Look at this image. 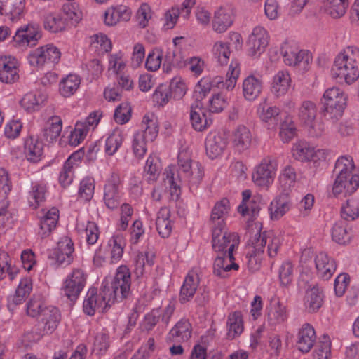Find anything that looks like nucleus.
I'll return each mask as SVG.
<instances>
[{
  "mask_svg": "<svg viewBox=\"0 0 359 359\" xmlns=\"http://www.w3.org/2000/svg\"><path fill=\"white\" fill-rule=\"evenodd\" d=\"M107 246L110 251L111 263H117L121 260L123 254L125 241L121 234H114L108 241Z\"/></svg>",
  "mask_w": 359,
  "mask_h": 359,
  "instance_id": "nucleus-41",
  "label": "nucleus"
},
{
  "mask_svg": "<svg viewBox=\"0 0 359 359\" xmlns=\"http://www.w3.org/2000/svg\"><path fill=\"white\" fill-rule=\"evenodd\" d=\"M25 8V0H0V13L12 21L19 18Z\"/></svg>",
  "mask_w": 359,
  "mask_h": 359,
  "instance_id": "nucleus-34",
  "label": "nucleus"
},
{
  "mask_svg": "<svg viewBox=\"0 0 359 359\" xmlns=\"http://www.w3.org/2000/svg\"><path fill=\"white\" fill-rule=\"evenodd\" d=\"M284 63L294 68L301 74L306 72L311 67L313 57L306 50L299 49L294 41H284L280 47Z\"/></svg>",
  "mask_w": 359,
  "mask_h": 359,
  "instance_id": "nucleus-4",
  "label": "nucleus"
},
{
  "mask_svg": "<svg viewBox=\"0 0 359 359\" xmlns=\"http://www.w3.org/2000/svg\"><path fill=\"white\" fill-rule=\"evenodd\" d=\"M86 280L87 274L83 269H74L62 283V294L70 301H75L83 290Z\"/></svg>",
  "mask_w": 359,
  "mask_h": 359,
  "instance_id": "nucleus-10",
  "label": "nucleus"
},
{
  "mask_svg": "<svg viewBox=\"0 0 359 359\" xmlns=\"http://www.w3.org/2000/svg\"><path fill=\"white\" fill-rule=\"evenodd\" d=\"M77 154H72L65 162L63 168L60 173L59 182L60 185L66 188L69 187L74 179V170L76 165Z\"/></svg>",
  "mask_w": 359,
  "mask_h": 359,
  "instance_id": "nucleus-42",
  "label": "nucleus"
},
{
  "mask_svg": "<svg viewBox=\"0 0 359 359\" xmlns=\"http://www.w3.org/2000/svg\"><path fill=\"white\" fill-rule=\"evenodd\" d=\"M317 106L311 100H304L301 102L297 111V116L302 124L309 123L317 117Z\"/></svg>",
  "mask_w": 359,
  "mask_h": 359,
  "instance_id": "nucleus-47",
  "label": "nucleus"
},
{
  "mask_svg": "<svg viewBox=\"0 0 359 359\" xmlns=\"http://www.w3.org/2000/svg\"><path fill=\"white\" fill-rule=\"evenodd\" d=\"M19 79L18 60L11 55L0 57V81L13 83Z\"/></svg>",
  "mask_w": 359,
  "mask_h": 359,
  "instance_id": "nucleus-17",
  "label": "nucleus"
},
{
  "mask_svg": "<svg viewBox=\"0 0 359 359\" xmlns=\"http://www.w3.org/2000/svg\"><path fill=\"white\" fill-rule=\"evenodd\" d=\"M252 229L256 230V233L252 236L249 242L253 248V253L249 259V267L251 269H257L258 267H252L251 266L252 262H256V257L260 253H263L264 248H267V255L270 258H274L278 255V253L282 245L281 238L273 232H262V224L259 222H255Z\"/></svg>",
  "mask_w": 359,
  "mask_h": 359,
  "instance_id": "nucleus-3",
  "label": "nucleus"
},
{
  "mask_svg": "<svg viewBox=\"0 0 359 359\" xmlns=\"http://www.w3.org/2000/svg\"><path fill=\"white\" fill-rule=\"evenodd\" d=\"M227 145L225 137L219 133H210L205 140V151L207 156L215 159L220 156Z\"/></svg>",
  "mask_w": 359,
  "mask_h": 359,
  "instance_id": "nucleus-24",
  "label": "nucleus"
},
{
  "mask_svg": "<svg viewBox=\"0 0 359 359\" xmlns=\"http://www.w3.org/2000/svg\"><path fill=\"white\" fill-rule=\"evenodd\" d=\"M234 260L233 254L217 255L213 265L214 274L220 278H226L229 271L238 270L239 265Z\"/></svg>",
  "mask_w": 359,
  "mask_h": 359,
  "instance_id": "nucleus-29",
  "label": "nucleus"
},
{
  "mask_svg": "<svg viewBox=\"0 0 359 359\" xmlns=\"http://www.w3.org/2000/svg\"><path fill=\"white\" fill-rule=\"evenodd\" d=\"M316 341V334L313 327L309 323H304L297 334L296 346L302 353H308L313 348Z\"/></svg>",
  "mask_w": 359,
  "mask_h": 359,
  "instance_id": "nucleus-25",
  "label": "nucleus"
},
{
  "mask_svg": "<svg viewBox=\"0 0 359 359\" xmlns=\"http://www.w3.org/2000/svg\"><path fill=\"white\" fill-rule=\"evenodd\" d=\"M266 320L271 325H279L287 318V306L279 299L271 298L266 307Z\"/></svg>",
  "mask_w": 359,
  "mask_h": 359,
  "instance_id": "nucleus-20",
  "label": "nucleus"
},
{
  "mask_svg": "<svg viewBox=\"0 0 359 359\" xmlns=\"http://www.w3.org/2000/svg\"><path fill=\"white\" fill-rule=\"evenodd\" d=\"M154 255L149 252H138L135 257V273L137 277L142 276L145 271V266L154 264Z\"/></svg>",
  "mask_w": 359,
  "mask_h": 359,
  "instance_id": "nucleus-59",
  "label": "nucleus"
},
{
  "mask_svg": "<svg viewBox=\"0 0 359 359\" xmlns=\"http://www.w3.org/2000/svg\"><path fill=\"white\" fill-rule=\"evenodd\" d=\"M45 98L42 95L27 93L20 100V106L27 112L39 111L44 103Z\"/></svg>",
  "mask_w": 359,
  "mask_h": 359,
  "instance_id": "nucleus-49",
  "label": "nucleus"
},
{
  "mask_svg": "<svg viewBox=\"0 0 359 359\" xmlns=\"http://www.w3.org/2000/svg\"><path fill=\"white\" fill-rule=\"evenodd\" d=\"M132 15L131 9L125 5L111 6L106 9L103 15L105 25L112 27L121 22L128 21Z\"/></svg>",
  "mask_w": 359,
  "mask_h": 359,
  "instance_id": "nucleus-23",
  "label": "nucleus"
},
{
  "mask_svg": "<svg viewBox=\"0 0 359 359\" xmlns=\"http://www.w3.org/2000/svg\"><path fill=\"white\" fill-rule=\"evenodd\" d=\"M156 229L159 235L163 238H168L172 229L170 219V210L166 208H161L157 213L156 219Z\"/></svg>",
  "mask_w": 359,
  "mask_h": 359,
  "instance_id": "nucleus-35",
  "label": "nucleus"
},
{
  "mask_svg": "<svg viewBox=\"0 0 359 359\" xmlns=\"http://www.w3.org/2000/svg\"><path fill=\"white\" fill-rule=\"evenodd\" d=\"M240 243L239 236L235 232H222L221 227L212 229V245L217 255L233 254Z\"/></svg>",
  "mask_w": 359,
  "mask_h": 359,
  "instance_id": "nucleus-9",
  "label": "nucleus"
},
{
  "mask_svg": "<svg viewBox=\"0 0 359 359\" xmlns=\"http://www.w3.org/2000/svg\"><path fill=\"white\" fill-rule=\"evenodd\" d=\"M263 89V81L261 77L253 74L246 76L242 83L243 96L247 101L252 102L261 95Z\"/></svg>",
  "mask_w": 359,
  "mask_h": 359,
  "instance_id": "nucleus-27",
  "label": "nucleus"
},
{
  "mask_svg": "<svg viewBox=\"0 0 359 359\" xmlns=\"http://www.w3.org/2000/svg\"><path fill=\"white\" fill-rule=\"evenodd\" d=\"M25 154L28 161L36 163L41 159L43 154L44 143L38 137H29L25 144Z\"/></svg>",
  "mask_w": 359,
  "mask_h": 359,
  "instance_id": "nucleus-33",
  "label": "nucleus"
},
{
  "mask_svg": "<svg viewBox=\"0 0 359 359\" xmlns=\"http://www.w3.org/2000/svg\"><path fill=\"white\" fill-rule=\"evenodd\" d=\"M81 85V78L76 74H69L60 82L59 92L65 97L74 95Z\"/></svg>",
  "mask_w": 359,
  "mask_h": 359,
  "instance_id": "nucleus-44",
  "label": "nucleus"
},
{
  "mask_svg": "<svg viewBox=\"0 0 359 359\" xmlns=\"http://www.w3.org/2000/svg\"><path fill=\"white\" fill-rule=\"evenodd\" d=\"M142 124L144 130L137 131L136 133L142 134L143 138H145L149 142H153L158 133L157 118L153 114H146L142 118Z\"/></svg>",
  "mask_w": 359,
  "mask_h": 359,
  "instance_id": "nucleus-38",
  "label": "nucleus"
},
{
  "mask_svg": "<svg viewBox=\"0 0 359 359\" xmlns=\"http://www.w3.org/2000/svg\"><path fill=\"white\" fill-rule=\"evenodd\" d=\"M252 134L244 125H239L232 135V144L234 149L241 154L248 150L252 143Z\"/></svg>",
  "mask_w": 359,
  "mask_h": 359,
  "instance_id": "nucleus-26",
  "label": "nucleus"
},
{
  "mask_svg": "<svg viewBox=\"0 0 359 359\" xmlns=\"http://www.w3.org/2000/svg\"><path fill=\"white\" fill-rule=\"evenodd\" d=\"M62 122L58 116H53L46 121V140L50 139V142L56 140L62 131Z\"/></svg>",
  "mask_w": 359,
  "mask_h": 359,
  "instance_id": "nucleus-58",
  "label": "nucleus"
},
{
  "mask_svg": "<svg viewBox=\"0 0 359 359\" xmlns=\"http://www.w3.org/2000/svg\"><path fill=\"white\" fill-rule=\"evenodd\" d=\"M269 39V33L264 27H255L246 41L248 55L254 58L259 57L265 52Z\"/></svg>",
  "mask_w": 359,
  "mask_h": 359,
  "instance_id": "nucleus-11",
  "label": "nucleus"
},
{
  "mask_svg": "<svg viewBox=\"0 0 359 359\" xmlns=\"http://www.w3.org/2000/svg\"><path fill=\"white\" fill-rule=\"evenodd\" d=\"M256 113L262 122L276 123L280 114V109L278 107L268 104L264 100L257 105Z\"/></svg>",
  "mask_w": 359,
  "mask_h": 359,
  "instance_id": "nucleus-39",
  "label": "nucleus"
},
{
  "mask_svg": "<svg viewBox=\"0 0 359 359\" xmlns=\"http://www.w3.org/2000/svg\"><path fill=\"white\" fill-rule=\"evenodd\" d=\"M341 216L346 221H353L359 217V200L348 199L341 208Z\"/></svg>",
  "mask_w": 359,
  "mask_h": 359,
  "instance_id": "nucleus-56",
  "label": "nucleus"
},
{
  "mask_svg": "<svg viewBox=\"0 0 359 359\" xmlns=\"http://www.w3.org/2000/svg\"><path fill=\"white\" fill-rule=\"evenodd\" d=\"M65 21H69L72 25H76L82 19V12L76 3H67L62 8Z\"/></svg>",
  "mask_w": 359,
  "mask_h": 359,
  "instance_id": "nucleus-60",
  "label": "nucleus"
},
{
  "mask_svg": "<svg viewBox=\"0 0 359 359\" xmlns=\"http://www.w3.org/2000/svg\"><path fill=\"white\" fill-rule=\"evenodd\" d=\"M324 294L323 290L318 286L309 288L304 297V306L310 313L317 312L323 306Z\"/></svg>",
  "mask_w": 359,
  "mask_h": 359,
  "instance_id": "nucleus-30",
  "label": "nucleus"
},
{
  "mask_svg": "<svg viewBox=\"0 0 359 359\" xmlns=\"http://www.w3.org/2000/svg\"><path fill=\"white\" fill-rule=\"evenodd\" d=\"M332 240L340 245L349 243L351 238V233L345 221L339 220L336 222L331 229Z\"/></svg>",
  "mask_w": 359,
  "mask_h": 359,
  "instance_id": "nucleus-45",
  "label": "nucleus"
},
{
  "mask_svg": "<svg viewBox=\"0 0 359 359\" xmlns=\"http://www.w3.org/2000/svg\"><path fill=\"white\" fill-rule=\"evenodd\" d=\"M292 83L290 74L287 70H279L273 76L270 91L276 98L285 96L289 91Z\"/></svg>",
  "mask_w": 359,
  "mask_h": 359,
  "instance_id": "nucleus-21",
  "label": "nucleus"
},
{
  "mask_svg": "<svg viewBox=\"0 0 359 359\" xmlns=\"http://www.w3.org/2000/svg\"><path fill=\"white\" fill-rule=\"evenodd\" d=\"M230 208V202L227 198H222L215 205L211 213V221L215 226L217 225L216 227L223 229Z\"/></svg>",
  "mask_w": 359,
  "mask_h": 359,
  "instance_id": "nucleus-36",
  "label": "nucleus"
},
{
  "mask_svg": "<svg viewBox=\"0 0 359 359\" xmlns=\"http://www.w3.org/2000/svg\"><path fill=\"white\" fill-rule=\"evenodd\" d=\"M241 73L240 62L237 60H232L224 81L222 76H215L210 80L212 86L219 89L231 91L235 88Z\"/></svg>",
  "mask_w": 359,
  "mask_h": 359,
  "instance_id": "nucleus-16",
  "label": "nucleus"
},
{
  "mask_svg": "<svg viewBox=\"0 0 359 359\" xmlns=\"http://www.w3.org/2000/svg\"><path fill=\"white\" fill-rule=\"evenodd\" d=\"M315 264L318 277L324 280L331 278L337 268L335 261L323 252L316 255Z\"/></svg>",
  "mask_w": 359,
  "mask_h": 359,
  "instance_id": "nucleus-28",
  "label": "nucleus"
},
{
  "mask_svg": "<svg viewBox=\"0 0 359 359\" xmlns=\"http://www.w3.org/2000/svg\"><path fill=\"white\" fill-rule=\"evenodd\" d=\"M277 169L278 163L275 159L270 156L263 158L254 168L252 182L256 186L268 189L274 181Z\"/></svg>",
  "mask_w": 359,
  "mask_h": 359,
  "instance_id": "nucleus-8",
  "label": "nucleus"
},
{
  "mask_svg": "<svg viewBox=\"0 0 359 359\" xmlns=\"http://www.w3.org/2000/svg\"><path fill=\"white\" fill-rule=\"evenodd\" d=\"M32 290L31 280L27 278L22 279L15 290V295L9 301V306L12 304L16 306L22 304L30 294Z\"/></svg>",
  "mask_w": 359,
  "mask_h": 359,
  "instance_id": "nucleus-51",
  "label": "nucleus"
},
{
  "mask_svg": "<svg viewBox=\"0 0 359 359\" xmlns=\"http://www.w3.org/2000/svg\"><path fill=\"white\" fill-rule=\"evenodd\" d=\"M123 141V132L118 128L114 129L106 139L105 153L109 156L114 155L121 146Z\"/></svg>",
  "mask_w": 359,
  "mask_h": 359,
  "instance_id": "nucleus-53",
  "label": "nucleus"
},
{
  "mask_svg": "<svg viewBox=\"0 0 359 359\" xmlns=\"http://www.w3.org/2000/svg\"><path fill=\"white\" fill-rule=\"evenodd\" d=\"M334 174L335 177L353 175L354 174H359V170L356 168L352 157L341 156L335 162Z\"/></svg>",
  "mask_w": 359,
  "mask_h": 359,
  "instance_id": "nucleus-37",
  "label": "nucleus"
},
{
  "mask_svg": "<svg viewBox=\"0 0 359 359\" xmlns=\"http://www.w3.org/2000/svg\"><path fill=\"white\" fill-rule=\"evenodd\" d=\"M76 229L81 236L85 238L88 245H94L97 243L100 232L95 222H88L86 225L78 224Z\"/></svg>",
  "mask_w": 359,
  "mask_h": 359,
  "instance_id": "nucleus-50",
  "label": "nucleus"
},
{
  "mask_svg": "<svg viewBox=\"0 0 359 359\" xmlns=\"http://www.w3.org/2000/svg\"><path fill=\"white\" fill-rule=\"evenodd\" d=\"M359 187V174L336 177L332 192L334 196H347L354 193Z\"/></svg>",
  "mask_w": 359,
  "mask_h": 359,
  "instance_id": "nucleus-19",
  "label": "nucleus"
},
{
  "mask_svg": "<svg viewBox=\"0 0 359 359\" xmlns=\"http://www.w3.org/2000/svg\"><path fill=\"white\" fill-rule=\"evenodd\" d=\"M296 126L290 116H286L280 124L279 136L283 142H288L296 135Z\"/></svg>",
  "mask_w": 359,
  "mask_h": 359,
  "instance_id": "nucleus-61",
  "label": "nucleus"
},
{
  "mask_svg": "<svg viewBox=\"0 0 359 359\" xmlns=\"http://www.w3.org/2000/svg\"><path fill=\"white\" fill-rule=\"evenodd\" d=\"M161 167L158 157L150 155L146 161L144 172L149 181H156L161 172Z\"/></svg>",
  "mask_w": 359,
  "mask_h": 359,
  "instance_id": "nucleus-54",
  "label": "nucleus"
},
{
  "mask_svg": "<svg viewBox=\"0 0 359 359\" xmlns=\"http://www.w3.org/2000/svg\"><path fill=\"white\" fill-rule=\"evenodd\" d=\"M192 335V326L189 320L180 319L170 330L167 335V341L174 344H182L188 341Z\"/></svg>",
  "mask_w": 359,
  "mask_h": 359,
  "instance_id": "nucleus-22",
  "label": "nucleus"
},
{
  "mask_svg": "<svg viewBox=\"0 0 359 359\" xmlns=\"http://www.w3.org/2000/svg\"><path fill=\"white\" fill-rule=\"evenodd\" d=\"M349 4V0H323L322 9L331 18L339 19L346 14Z\"/></svg>",
  "mask_w": 359,
  "mask_h": 359,
  "instance_id": "nucleus-32",
  "label": "nucleus"
},
{
  "mask_svg": "<svg viewBox=\"0 0 359 359\" xmlns=\"http://www.w3.org/2000/svg\"><path fill=\"white\" fill-rule=\"evenodd\" d=\"M290 208L287 193L278 196L271 203L269 207L271 219H280L290 210Z\"/></svg>",
  "mask_w": 359,
  "mask_h": 359,
  "instance_id": "nucleus-40",
  "label": "nucleus"
},
{
  "mask_svg": "<svg viewBox=\"0 0 359 359\" xmlns=\"http://www.w3.org/2000/svg\"><path fill=\"white\" fill-rule=\"evenodd\" d=\"M107 292L102 285L99 293L95 288H90L83 301V312L88 316H93L96 312H104L115 302L114 299H109Z\"/></svg>",
  "mask_w": 359,
  "mask_h": 359,
  "instance_id": "nucleus-7",
  "label": "nucleus"
},
{
  "mask_svg": "<svg viewBox=\"0 0 359 359\" xmlns=\"http://www.w3.org/2000/svg\"><path fill=\"white\" fill-rule=\"evenodd\" d=\"M121 180L116 173H112L104 187V202L109 209H115L121 203Z\"/></svg>",
  "mask_w": 359,
  "mask_h": 359,
  "instance_id": "nucleus-15",
  "label": "nucleus"
},
{
  "mask_svg": "<svg viewBox=\"0 0 359 359\" xmlns=\"http://www.w3.org/2000/svg\"><path fill=\"white\" fill-rule=\"evenodd\" d=\"M346 95L337 87L327 88L320 100L322 110L331 119H339L346 105Z\"/></svg>",
  "mask_w": 359,
  "mask_h": 359,
  "instance_id": "nucleus-5",
  "label": "nucleus"
},
{
  "mask_svg": "<svg viewBox=\"0 0 359 359\" xmlns=\"http://www.w3.org/2000/svg\"><path fill=\"white\" fill-rule=\"evenodd\" d=\"M190 121L196 131H203L212 124V120L206 117L201 104L196 102L190 107Z\"/></svg>",
  "mask_w": 359,
  "mask_h": 359,
  "instance_id": "nucleus-31",
  "label": "nucleus"
},
{
  "mask_svg": "<svg viewBox=\"0 0 359 359\" xmlns=\"http://www.w3.org/2000/svg\"><path fill=\"white\" fill-rule=\"evenodd\" d=\"M41 37L42 32L38 25L27 24L18 29L12 42L14 47L24 50L36 46Z\"/></svg>",
  "mask_w": 359,
  "mask_h": 359,
  "instance_id": "nucleus-12",
  "label": "nucleus"
},
{
  "mask_svg": "<svg viewBox=\"0 0 359 359\" xmlns=\"http://www.w3.org/2000/svg\"><path fill=\"white\" fill-rule=\"evenodd\" d=\"M199 283V269L193 268L187 274L181 287L179 295V301L181 304L188 302L194 297Z\"/></svg>",
  "mask_w": 359,
  "mask_h": 359,
  "instance_id": "nucleus-18",
  "label": "nucleus"
},
{
  "mask_svg": "<svg viewBox=\"0 0 359 359\" xmlns=\"http://www.w3.org/2000/svg\"><path fill=\"white\" fill-rule=\"evenodd\" d=\"M235 9L232 4H224L214 13L212 29L217 33L225 32L233 23Z\"/></svg>",
  "mask_w": 359,
  "mask_h": 359,
  "instance_id": "nucleus-14",
  "label": "nucleus"
},
{
  "mask_svg": "<svg viewBox=\"0 0 359 359\" xmlns=\"http://www.w3.org/2000/svg\"><path fill=\"white\" fill-rule=\"evenodd\" d=\"M89 129L83 122H77L74 130L71 133L69 137V143L70 145L76 147L81 143L86 138Z\"/></svg>",
  "mask_w": 359,
  "mask_h": 359,
  "instance_id": "nucleus-64",
  "label": "nucleus"
},
{
  "mask_svg": "<svg viewBox=\"0 0 359 359\" xmlns=\"http://www.w3.org/2000/svg\"><path fill=\"white\" fill-rule=\"evenodd\" d=\"M212 53L214 60L221 65L227 64L231 55L229 44L223 41L215 43Z\"/></svg>",
  "mask_w": 359,
  "mask_h": 359,
  "instance_id": "nucleus-55",
  "label": "nucleus"
},
{
  "mask_svg": "<svg viewBox=\"0 0 359 359\" xmlns=\"http://www.w3.org/2000/svg\"><path fill=\"white\" fill-rule=\"evenodd\" d=\"M65 20L60 13H49L46 16V29L53 33H57L65 30Z\"/></svg>",
  "mask_w": 359,
  "mask_h": 359,
  "instance_id": "nucleus-62",
  "label": "nucleus"
},
{
  "mask_svg": "<svg viewBox=\"0 0 359 359\" xmlns=\"http://www.w3.org/2000/svg\"><path fill=\"white\" fill-rule=\"evenodd\" d=\"M94 190V179L91 177H86L80 182L78 191L79 197L86 201H89L93 196Z\"/></svg>",
  "mask_w": 359,
  "mask_h": 359,
  "instance_id": "nucleus-63",
  "label": "nucleus"
},
{
  "mask_svg": "<svg viewBox=\"0 0 359 359\" xmlns=\"http://www.w3.org/2000/svg\"><path fill=\"white\" fill-rule=\"evenodd\" d=\"M131 275L130 269L125 265L118 266L110 285L102 283V286L108 292L109 299L114 301L123 300L130 292Z\"/></svg>",
  "mask_w": 359,
  "mask_h": 359,
  "instance_id": "nucleus-6",
  "label": "nucleus"
},
{
  "mask_svg": "<svg viewBox=\"0 0 359 359\" xmlns=\"http://www.w3.org/2000/svg\"><path fill=\"white\" fill-rule=\"evenodd\" d=\"M297 179L294 168L287 165L280 172L278 177L280 187L283 191L287 192L294 186Z\"/></svg>",
  "mask_w": 359,
  "mask_h": 359,
  "instance_id": "nucleus-52",
  "label": "nucleus"
},
{
  "mask_svg": "<svg viewBox=\"0 0 359 359\" xmlns=\"http://www.w3.org/2000/svg\"><path fill=\"white\" fill-rule=\"evenodd\" d=\"M18 273L13 259L5 251H0V280L6 277L7 273L11 280H13Z\"/></svg>",
  "mask_w": 359,
  "mask_h": 359,
  "instance_id": "nucleus-46",
  "label": "nucleus"
},
{
  "mask_svg": "<svg viewBox=\"0 0 359 359\" xmlns=\"http://www.w3.org/2000/svg\"><path fill=\"white\" fill-rule=\"evenodd\" d=\"M226 325L228 339H233L241 335L244 329L241 313L236 311L229 314Z\"/></svg>",
  "mask_w": 359,
  "mask_h": 359,
  "instance_id": "nucleus-43",
  "label": "nucleus"
},
{
  "mask_svg": "<svg viewBox=\"0 0 359 359\" xmlns=\"http://www.w3.org/2000/svg\"><path fill=\"white\" fill-rule=\"evenodd\" d=\"M163 181L170 189V199L176 201L181 194V186L187 184L190 190L196 189L204 176L202 165L191 159V154L186 149L180 150L177 158V168L168 166L163 173Z\"/></svg>",
  "mask_w": 359,
  "mask_h": 359,
  "instance_id": "nucleus-1",
  "label": "nucleus"
},
{
  "mask_svg": "<svg viewBox=\"0 0 359 359\" xmlns=\"http://www.w3.org/2000/svg\"><path fill=\"white\" fill-rule=\"evenodd\" d=\"M332 78L351 85L359 78V48L348 46L335 57L331 68Z\"/></svg>",
  "mask_w": 359,
  "mask_h": 359,
  "instance_id": "nucleus-2",
  "label": "nucleus"
},
{
  "mask_svg": "<svg viewBox=\"0 0 359 359\" xmlns=\"http://www.w3.org/2000/svg\"><path fill=\"white\" fill-rule=\"evenodd\" d=\"M74 243L69 237H63L58 242L57 248L48 255L50 264L54 267L69 265L74 260Z\"/></svg>",
  "mask_w": 359,
  "mask_h": 359,
  "instance_id": "nucleus-13",
  "label": "nucleus"
},
{
  "mask_svg": "<svg viewBox=\"0 0 359 359\" xmlns=\"http://www.w3.org/2000/svg\"><path fill=\"white\" fill-rule=\"evenodd\" d=\"M313 146L302 140H297L292 147V155L294 159L300 162H309Z\"/></svg>",
  "mask_w": 359,
  "mask_h": 359,
  "instance_id": "nucleus-48",
  "label": "nucleus"
},
{
  "mask_svg": "<svg viewBox=\"0 0 359 359\" xmlns=\"http://www.w3.org/2000/svg\"><path fill=\"white\" fill-rule=\"evenodd\" d=\"M109 72L118 76L122 74L126 67V60L124 58V54L121 51L110 54L109 55Z\"/></svg>",
  "mask_w": 359,
  "mask_h": 359,
  "instance_id": "nucleus-57",
  "label": "nucleus"
}]
</instances>
